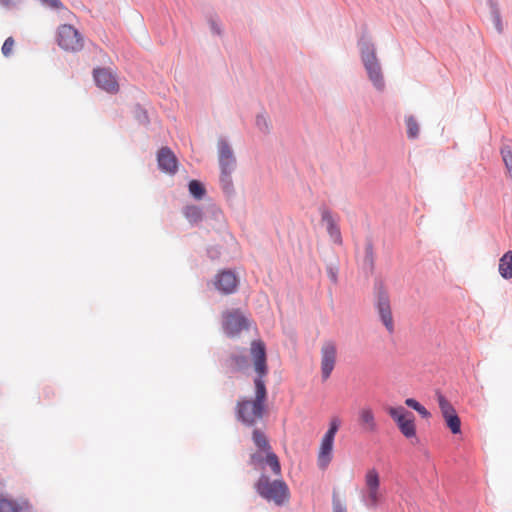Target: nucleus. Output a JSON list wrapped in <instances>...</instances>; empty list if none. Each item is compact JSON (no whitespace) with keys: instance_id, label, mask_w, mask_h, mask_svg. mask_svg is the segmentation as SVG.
<instances>
[{"instance_id":"c85d7f7f","label":"nucleus","mask_w":512,"mask_h":512,"mask_svg":"<svg viewBox=\"0 0 512 512\" xmlns=\"http://www.w3.org/2000/svg\"><path fill=\"white\" fill-rule=\"evenodd\" d=\"M266 465H268L275 475L281 474V465L278 459V456L272 452L271 450L266 452L265 462Z\"/></svg>"},{"instance_id":"72a5a7b5","label":"nucleus","mask_w":512,"mask_h":512,"mask_svg":"<svg viewBox=\"0 0 512 512\" xmlns=\"http://www.w3.org/2000/svg\"><path fill=\"white\" fill-rule=\"evenodd\" d=\"M134 113L137 121L140 124L146 125L149 123L147 111L143 109L140 105H136Z\"/></svg>"},{"instance_id":"c756f323","label":"nucleus","mask_w":512,"mask_h":512,"mask_svg":"<svg viewBox=\"0 0 512 512\" xmlns=\"http://www.w3.org/2000/svg\"><path fill=\"white\" fill-rule=\"evenodd\" d=\"M207 23H208L210 31L213 35H216V36L223 35V27H222L219 17L216 14H214V13L209 14L207 16Z\"/></svg>"},{"instance_id":"2eb2a0df","label":"nucleus","mask_w":512,"mask_h":512,"mask_svg":"<svg viewBox=\"0 0 512 512\" xmlns=\"http://www.w3.org/2000/svg\"><path fill=\"white\" fill-rule=\"evenodd\" d=\"M157 162L160 170L169 174H175L177 172L178 160L170 148L162 147L158 151Z\"/></svg>"},{"instance_id":"1a4fd4ad","label":"nucleus","mask_w":512,"mask_h":512,"mask_svg":"<svg viewBox=\"0 0 512 512\" xmlns=\"http://www.w3.org/2000/svg\"><path fill=\"white\" fill-rule=\"evenodd\" d=\"M367 494L363 496V502L368 508H375L379 501L380 477L376 469L367 471L365 476Z\"/></svg>"},{"instance_id":"9b49d317","label":"nucleus","mask_w":512,"mask_h":512,"mask_svg":"<svg viewBox=\"0 0 512 512\" xmlns=\"http://www.w3.org/2000/svg\"><path fill=\"white\" fill-rule=\"evenodd\" d=\"M337 348L333 341H326L321 348V377L327 380L335 367Z\"/></svg>"},{"instance_id":"f3484780","label":"nucleus","mask_w":512,"mask_h":512,"mask_svg":"<svg viewBox=\"0 0 512 512\" xmlns=\"http://www.w3.org/2000/svg\"><path fill=\"white\" fill-rule=\"evenodd\" d=\"M225 365L232 373L242 372L249 368V358L244 352H232L225 360Z\"/></svg>"},{"instance_id":"39448f33","label":"nucleus","mask_w":512,"mask_h":512,"mask_svg":"<svg viewBox=\"0 0 512 512\" xmlns=\"http://www.w3.org/2000/svg\"><path fill=\"white\" fill-rule=\"evenodd\" d=\"M387 412L394 420L403 436L408 439L416 436L415 416L411 411L405 409L403 406H398L389 407Z\"/></svg>"},{"instance_id":"f03ea898","label":"nucleus","mask_w":512,"mask_h":512,"mask_svg":"<svg viewBox=\"0 0 512 512\" xmlns=\"http://www.w3.org/2000/svg\"><path fill=\"white\" fill-rule=\"evenodd\" d=\"M358 47L368 79L377 91L382 92L385 89V81L375 45L369 39L362 37L358 41Z\"/></svg>"},{"instance_id":"dca6fc26","label":"nucleus","mask_w":512,"mask_h":512,"mask_svg":"<svg viewBox=\"0 0 512 512\" xmlns=\"http://www.w3.org/2000/svg\"><path fill=\"white\" fill-rule=\"evenodd\" d=\"M31 509L30 502L24 497L14 500L0 495V512H30Z\"/></svg>"},{"instance_id":"7c9ffc66","label":"nucleus","mask_w":512,"mask_h":512,"mask_svg":"<svg viewBox=\"0 0 512 512\" xmlns=\"http://www.w3.org/2000/svg\"><path fill=\"white\" fill-rule=\"evenodd\" d=\"M500 153L508 175L512 178V147L505 144L501 147Z\"/></svg>"},{"instance_id":"0eeeda50","label":"nucleus","mask_w":512,"mask_h":512,"mask_svg":"<svg viewBox=\"0 0 512 512\" xmlns=\"http://www.w3.org/2000/svg\"><path fill=\"white\" fill-rule=\"evenodd\" d=\"M437 401L446 426L453 434L461 433V420L454 407L441 393H437Z\"/></svg>"},{"instance_id":"a878e982","label":"nucleus","mask_w":512,"mask_h":512,"mask_svg":"<svg viewBox=\"0 0 512 512\" xmlns=\"http://www.w3.org/2000/svg\"><path fill=\"white\" fill-rule=\"evenodd\" d=\"M252 440L259 450L265 451V452L271 450V446L268 442V439L261 430H259V429L253 430Z\"/></svg>"},{"instance_id":"4be33fe9","label":"nucleus","mask_w":512,"mask_h":512,"mask_svg":"<svg viewBox=\"0 0 512 512\" xmlns=\"http://www.w3.org/2000/svg\"><path fill=\"white\" fill-rule=\"evenodd\" d=\"M219 182L223 194L229 199L233 198L235 196V188L232 173L220 172Z\"/></svg>"},{"instance_id":"5701e85b","label":"nucleus","mask_w":512,"mask_h":512,"mask_svg":"<svg viewBox=\"0 0 512 512\" xmlns=\"http://www.w3.org/2000/svg\"><path fill=\"white\" fill-rule=\"evenodd\" d=\"M487 6L489 7L491 18L493 21V24L495 26V29L498 33L503 32V23L501 19V13L499 8V2L498 0H486Z\"/></svg>"},{"instance_id":"ea45409f","label":"nucleus","mask_w":512,"mask_h":512,"mask_svg":"<svg viewBox=\"0 0 512 512\" xmlns=\"http://www.w3.org/2000/svg\"><path fill=\"white\" fill-rule=\"evenodd\" d=\"M220 249L218 247H210L208 250H207V254L208 256L211 258V259H216L219 257L220 255Z\"/></svg>"},{"instance_id":"4468645a","label":"nucleus","mask_w":512,"mask_h":512,"mask_svg":"<svg viewBox=\"0 0 512 512\" xmlns=\"http://www.w3.org/2000/svg\"><path fill=\"white\" fill-rule=\"evenodd\" d=\"M236 275L231 270H223L215 277L214 285L217 290L224 294H231L237 287Z\"/></svg>"},{"instance_id":"9d476101","label":"nucleus","mask_w":512,"mask_h":512,"mask_svg":"<svg viewBox=\"0 0 512 512\" xmlns=\"http://www.w3.org/2000/svg\"><path fill=\"white\" fill-rule=\"evenodd\" d=\"M218 161L220 172L233 173L236 169V157L229 142L220 138L218 140Z\"/></svg>"},{"instance_id":"6ab92c4d","label":"nucleus","mask_w":512,"mask_h":512,"mask_svg":"<svg viewBox=\"0 0 512 512\" xmlns=\"http://www.w3.org/2000/svg\"><path fill=\"white\" fill-rule=\"evenodd\" d=\"M374 263H375V257H374L373 243L371 240H367L365 243V255H364V258L362 261V265H361L362 270L367 277L373 273Z\"/></svg>"},{"instance_id":"e433bc0d","label":"nucleus","mask_w":512,"mask_h":512,"mask_svg":"<svg viewBox=\"0 0 512 512\" xmlns=\"http://www.w3.org/2000/svg\"><path fill=\"white\" fill-rule=\"evenodd\" d=\"M13 45H14V39L12 37H8L3 45H2V54L5 56V57H8L10 54H11V51H12V48H13Z\"/></svg>"},{"instance_id":"20e7f679","label":"nucleus","mask_w":512,"mask_h":512,"mask_svg":"<svg viewBox=\"0 0 512 512\" xmlns=\"http://www.w3.org/2000/svg\"><path fill=\"white\" fill-rule=\"evenodd\" d=\"M375 290V308L378 312L380 321L383 323L389 333L394 332V321L391 311L390 298L382 281L377 280L374 285Z\"/></svg>"},{"instance_id":"f8f14e48","label":"nucleus","mask_w":512,"mask_h":512,"mask_svg":"<svg viewBox=\"0 0 512 512\" xmlns=\"http://www.w3.org/2000/svg\"><path fill=\"white\" fill-rule=\"evenodd\" d=\"M321 221L325 223L329 237L336 244H342L341 231L338 225V217H335L330 209L325 206L320 207Z\"/></svg>"},{"instance_id":"423d86ee","label":"nucleus","mask_w":512,"mask_h":512,"mask_svg":"<svg viewBox=\"0 0 512 512\" xmlns=\"http://www.w3.org/2000/svg\"><path fill=\"white\" fill-rule=\"evenodd\" d=\"M57 43L65 51L77 52L84 46L82 35L70 24H63L57 31Z\"/></svg>"},{"instance_id":"58836bf2","label":"nucleus","mask_w":512,"mask_h":512,"mask_svg":"<svg viewBox=\"0 0 512 512\" xmlns=\"http://www.w3.org/2000/svg\"><path fill=\"white\" fill-rule=\"evenodd\" d=\"M265 462V458L259 454V453H253L250 456V464L257 466V465H263Z\"/></svg>"},{"instance_id":"a211bd4d","label":"nucleus","mask_w":512,"mask_h":512,"mask_svg":"<svg viewBox=\"0 0 512 512\" xmlns=\"http://www.w3.org/2000/svg\"><path fill=\"white\" fill-rule=\"evenodd\" d=\"M334 439L323 436L318 455V466L325 469L332 460Z\"/></svg>"},{"instance_id":"a19ab883","label":"nucleus","mask_w":512,"mask_h":512,"mask_svg":"<svg viewBox=\"0 0 512 512\" xmlns=\"http://www.w3.org/2000/svg\"><path fill=\"white\" fill-rule=\"evenodd\" d=\"M333 512H346V509L343 506H341L340 504H337L334 506Z\"/></svg>"},{"instance_id":"f257e3e1","label":"nucleus","mask_w":512,"mask_h":512,"mask_svg":"<svg viewBox=\"0 0 512 512\" xmlns=\"http://www.w3.org/2000/svg\"><path fill=\"white\" fill-rule=\"evenodd\" d=\"M254 360L256 377L254 378L255 398L242 399L236 405V418L247 427L256 425L262 419L266 407L267 389L263 378L268 373L267 355L265 344L260 340H254L250 348Z\"/></svg>"},{"instance_id":"393cba45","label":"nucleus","mask_w":512,"mask_h":512,"mask_svg":"<svg viewBox=\"0 0 512 512\" xmlns=\"http://www.w3.org/2000/svg\"><path fill=\"white\" fill-rule=\"evenodd\" d=\"M188 190L190 195L196 200H201L206 195V188L199 180L194 179L189 181Z\"/></svg>"},{"instance_id":"ddd939ff","label":"nucleus","mask_w":512,"mask_h":512,"mask_svg":"<svg viewBox=\"0 0 512 512\" xmlns=\"http://www.w3.org/2000/svg\"><path fill=\"white\" fill-rule=\"evenodd\" d=\"M93 77L96 85L99 88L109 93H114L118 91V83L114 75L107 68L94 69Z\"/></svg>"},{"instance_id":"412c9836","label":"nucleus","mask_w":512,"mask_h":512,"mask_svg":"<svg viewBox=\"0 0 512 512\" xmlns=\"http://www.w3.org/2000/svg\"><path fill=\"white\" fill-rule=\"evenodd\" d=\"M359 420L365 431L375 432L377 430L374 414L370 408H364L360 411Z\"/></svg>"},{"instance_id":"f704fd0d","label":"nucleus","mask_w":512,"mask_h":512,"mask_svg":"<svg viewBox=\"0 0 512 512\" xmlns=\"http://www.w3.org/2000/svg\"><path fill=\"white\" fill-rule=\"evenodd\" d=\"M39 2L43 7L54 11L63 8V3L60 0H39Z\"/></svg>"},{"instance_id":"bb28decb","label":"nucleus","mask_w":512,"mask_h":512,"mask_svg":"<svg viewBox=\"0 0 512 512\" xmlns=\"http://www.w3.org/2000/svg\"><path fill=\"white\" fill-rule=\"evenodd\" d=\"M255 126L262 134H269L271 131V121L265 112L258 113L255 118Z\"/></svg>"},{"instance_id":"4c0bfd02","label":"nucleus","mask_w":512,"mask_h":512,"mask_svg":"<svg viewBox=\"0 0 512 512\" xmlns=\"http://www.w3.org/2000/svg\"><path fill=\"white\" fill-rule=\"evenodd\" d=\"M327 275H328L329 279L334 284L337 283V281H338V269L335 266H333V265L327 266Z\"/></svg>"},{"instance_id":"cd10ccee","label":"nucleus","mask_w":512,"mask_h":512,"mask_svg":"<svg viewBox=\"0 0 512 512\" xmlns=\"http://www.w3.org/2000/svg\"><path fill=\"white\" fill-rule=\"evenodd\" d=\"M407 127V136L409 139H416L419 136L420 126L413 115H409L405 118Z\"/></svg>"},{"instance_id":"b1692460","label":"nucleus","mask_w":512,"mask_h":512,"mask_svg":"<svg viewBox=\"0 0 512 512\" xmlns=\"http://www.w3.org/2000/svg\"><path fill=\"white\" fill-rule=\"evenodd\" d=\"M183 214L190 224H197L203 219V211L199 206L187 205L183 208Z\"/></svg>"},{"instance_id":"aec40b11","label":"nucleus","mask_w":512,"mask_h":512,"mask_svg":"<svg viewBox=\"0 0 512 512\" xmlns=\"http://www.w3.org/2000/svg\"><path fill=\"white\" fill-rule=\"evenodd\" d=\"M498 271L502 278H512V250L507 251L499 259Z\"/></svg>"},{"instance_id":"c9c22d12","label":"nucleus","mask_w":512,"mask_h":512,"mask_svg":"<svg viewBox=\"0 0 512 512\" xmlns=\"http://www.w3.org/2000/svg\"><path fill=\"white\" fill-rule=\"evenodd\" d=\"M338 429H339V422H338L337 419H333L330 422L329 428L326 431V433L324 434V436L328 437V438H331V439H334Z\"/></svg>"},{"instance_id":"7ed1b4c3","label":"nucleus","mask_w":512,"mask_h":512,"mask_svg":"<svg viewBox=\"0 0 512 512\" xmlns=\"http://www.w3.org/2000/svg\"><path fill=\"white\" fill-rule=\"evenodd\" d=\"M256 492L266 500H272L276 504H283L288 495V487L283 480L270 481L269 477L262 474L255 483Z\"/></svg>"},{"instance_id":"6e6552de","label":"nucleus","mask_w":512,"mask_h":512,"mask_svg":"<svg viewBox=\"0 0 512 512\" xmlns=\"http://www.w3.org/2000/svg\"><path fill=\"white\" fill-rule=\"evenodd\" d=\"M249 323L247 318L238 310L226 312L223 315V329L227 336L234 337L242 330L248 329Z\"/></svg>"},{"instance_id":"473e14b6","label":"nucleus","mask_w":512,"mask_h":512,"mask_svg":"<svg viewBox=\"0 0 512 512\" xmlns=\"http://www.w3.org/2000/svg\"><path fill=\"white\" fill-rule=\"evenodd\" d=\"M25 0H0V7L6 11L16 12L22 9Z\"/></svg>"},{"instance_id":"2f4dec72","label":"nucleus","mask_w":512,"mask_h":512,"mask_svg":"<svg viewBox=\"0 0 512 512\" xmlns=\"http://www.w3.org/2000/svg\"><path fill=\"white\" fill-rule=\"evenodd\" d=\"M405 404L415 410L416 412H418L422 418H429L431 416V413L421 404L419 403L416 399L414 398H407L405 400Z\"/></svg>"}]
</instances>
